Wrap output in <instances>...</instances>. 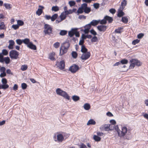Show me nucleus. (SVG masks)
<instances>
[{"label": "nucleus", "instance_id": "obj_1", "mask_svg": "<svg viewBox=\"0 0 148 148\" xmlns=\"http://www.w3.org/2000/svg\"><path fill=\"white\" fill-rule=\"evenodd\" d=\"M116 131L117 132L119 136L121 138H123L125 139L129 140L130 139V134H127L126 135L127 133V129L126 127H123L122 128V130H119L118 125L116 126H114V128Z\"/></svg>", "mask_w": 148, "mask_h": 148}, {"label": "nucleus", "instance_id": "obj_2", "mask_svg": "<svg viewBox=\"0 0 148 148\" xmlns=\"http://www.w3.org/2000/svg\"><path fill=\"white\" fill-rule=\"evenodd\" d=\"M70 45L68 42H65L62 44L60 49V55L62 56L66 53Z\"/></svg>", "mask_w": 148, "mask_h": 148}, {"label": "nucleus", "instance_id": "obj_3", "mask_svg": "<svg viewBox=\"0 0 148 148\" xmlns=\"http://www.w3.org/2000/svg\"><path fill=\"white\" fill-rule=\"evenodd\" d=\"M56 92L58 95L62 96L69 100L70 99L69 96L67 93L65 91L61 90L60 88H57L56 90Z\"/></svg>", "mask_w": 148, "mask_h": 148}, {"label": "nucleus", "instance_id": "obj_4", "mask_svg": "<svg viewBox=\"0 0 148 148\" xmlns=\"http://www.w3.org/2000/svg\"><path fill=\"white\" fill-rule=\"evenodd\" d=\"M44 30L43 31L45 34L50 35L52 34V28L50 26L47 24H45L44 26Z\"/></svg>", "mask_w": 148, "mask_h": 148}, {"label": "nucleus", "instance_id": "obj_5", "mask_svg": "<svg viewBox=\"0 0 148 148\" xmlns=\"http://www.w3.org/2000/svg\"><path fill=\"white\" fill-rule=\"evenodd\" d=\"M19 53L17 51L12 50L10 52L9 56L11 58L16 59L18 58Z\"/></svg>", "mask_w": 148, "mask_h": 148}, {"label": "nucleus", "instance_id": "obj_6", "mask_svg": "<svg viewBox=\"0 0 148 148\" xmlns=\"http://www.w3.org/2000/svg\"><path fill=\"white\" fill-rule=\"evenodd\" d=\"M79 69V66L75 64H74L71 66L69 68V71L72 73H75Z\"/></svg>", "mask_w": 148, "mask_h": 148}, {"label": "nucleus", "instance_id": "obj_7", "mask_svg": "<svg viewBox=\"0 0 148 148\" xmlns=\"http://www.w3.org/2000/svg\"><path fill=\"white\" fill-rule=\"evenodd\" d=\"M1 82L3 84V85H1L2 89L5 90L9 87V85L7 84V81L6 78H2L1 80Z\"/></svg>", "mask_w": 148, "mask_h": 148}, {"label": "nucleus", "instance_id": "obj_8", "mask_svg": "<svg viewBox=\"0 0 148 148\" xmlns=\"http://www.w3.org/2000/svg\"><path fill=\"white\" fill-rule=\"evenodd\" d=\"M130 63H133L135 65L137 66H140L142 64L140 61L137 59H132L130 61Z\"/></svg>", "mask_w": 148, "mask_h": 148}, {"label": "nucleus", "instance_id": "obj_9", "mask_svg": "<svg viewBox=\"0 0 148 148\" xmlns=\"http://www.w3.org/2000/svg\"><path fill=\"white\" fill-rule=\"evenodd\" d=\"M90 56V53L88 52L82 54L81 57V58L83 60H86L88 59Z\"/></svg>", "mask_w": 148, "mask_h": 148}, {"label": "nucleus", "instance_id": "obj_10", "mask_svg": "<svg viewBox=\"0 0 148 148\" xmlns=\"http://www.w3.org/2000/svg\"><path fill=\"white\" fill-rule=\"evenodd\" d=\"M107 28L106 26L102 25H99L97 27V29L100 32H105Z\"/></svg>", "mask_w": 148, "mask_h": 148}, {"label": "nucleus", "instance_id": "obj_11", "mask_svg": "<svg viewBox=\"0 0 148 148\" xmlns=\"http://www.w3.org/2000/svg\"><path fill=\"white\" fill-rule=\"evenodd\" d=\"M57 64L59 68L60 69H63L64 68V62L63 60L61 61L60 62H57Z\"/></svg>", "mask_w": 148, "mask_h": 148}, {"label": "nucleus", "instance_id": "obj_12", "mask_svg": "<svg viewBox=\"0 0 148 148\" xmlns=\"http://www.w3.org/2000/svg\"><path fill=\"white\" fill-rule=\"evenodd\" d=\"M39 7L40 8H38L36 12V14L38 16H40L43 12L42 10L44 9V7L42 6L39 5Z\"/></svg>", "mask_w": 148, "mask_h": 148}, {"label": "nucleus", "instance_id": "obj_13", "mask_svg": "<svg viewBox=\"0 0 148 148\" xmlns=\"http://www.w3.org/2000/svg\"><path fill=\"white\" fill-rule=\"evenodd\" d=\"M58 140L60 142H62L64 140V136L62 134H58L57 136Z\"/></svg>", "mask_w": 148, "mask_h": 148}, {"label": "nucleus", "instance_id": "obj_14", "mask_svg": "<svg viewBox=\"0 0 148 148\" xmlns=\"http://www.w3.org/2000/svg\"><path fill=\"white\" fill-rule=\"evenodd\" d=\"M27 47L32 49L35 50L36 49V47L35 45H34L32 42H29L27 45Z\"/></svg>", "mask_w": 148, "mask_h": 148}, {"label": "nucleus", "instance_id": "obj_15", "mask_svg": "<svg viewBox=\"0 0 148 148\" xmlns=\"http://www.w3.org/2000/svg\"><path fill=\"white\" fill-rule=\"evenodd\" d=\"M110 125L109 124L105 125H102L100 128L101 130H105L106 131H108L109 130V127Z\"/></svg>", "mask_w": 148, "mask_h": 148}, {"label": "nucleus", "instance_id": "obj_16", "mask_svg": "<svg viewBox=\"0 0 148 148\" xmlns=\"http://www.w3.org/2000/svg\"><path fill=\"white\" fill-rule=\"evenodd\" d=\"M9 45L8 46V48L9 49H12L13 48V46L14 45L15 42L12 40H9Z\"/></svg>", "mask_w": 148, "mask_h": 148}, {"label": "nucleus", "instance_id": "obj_17", "mask_svg": "<svg viewBox=\"0 0 148 148\" xmlns=\"http://www.w3.org/2000/svg\"><path fill=\"white\" fill-rule=\"evenodd\" d=\"M99 21L93 20L90 23L91 26H95L98 24L99 23Z\"/></svg>", "mask_w": 148, "mask_h": 148}, {"label": "nucleus", "instance_id": "obj_18", "mask_svg": "<svg viewBox=\"0 0 148 148\" xmlns=\"http://www.w3.org/2000/svg\"><path fill=\"white\" fill-rule=\"evenodd\" d=\"M2 61H3L2 62H1L3 63L4 62L7 64H8L10 62V58L8 57L4 58Z\"/></svg>", "mask_w": 148, "mask_h": 148}, {"label": "nucleus", "instance_id": "obj_19", "mask_svg": "<svg viewBox=\"0 0 148 148\" xmlns=\"http://www.w3.org/2000/svg\"><path fill=\"white\" fill-rule=\"evenodd\" d=\"M75 32V29H72L71 31L69 32L68 35L70 37H72L74 35V32Z\"/></svg>", "mask_w": 148, "mask_h": 148}, {"label": "nucleus", "instance_id": "obj_20", "mask_svg": "<svg viewBox=\"0 0 148 148\" xmlns=\"http://www.w3.org/2000/svg\"><path fill=\"white\" fill-rule=\"evenodd\" d=\"M96 122L92 119H90L88 122L87 125H95L96 124Z\"/></svg>", "mask_w": 148, "mask_h": 148}, {"label": "nucleus", "instance_id": "obj_21", "mask_svg": "<svg viewBox=\"0 0 148 148\" xmlns=\"http://www.w3.org/2000/svg\"><path fill=\"white\" fill-rule=\"evenodd\" d=\"M105 18L106 19V21H108L109 23H111L113 21L112 18L110 16H105Z\"/></svg>", "mask_w": 148, "mask_h": 148}, {"label": "nucleus", "instance_id": "obj_22", "mask_svg": "<svg viewBox=\"0 0 148 148\" xmlns=\"http://www.w3.org/2000/svg\"><path fill=\"white\" fill-rule=\"evenodd\" d=\"M83 107L85 110H88L90 108V106L89 103H86L84 105Z\"/></svg>", "mask_w": 148, "mask_h": 148}, {"label": "nucleus", "instance_id": "obj_23", "mask_svg": "<svg viewBox=\"0 0 148 148\" xmlns=\"http://www.w3.org/2000/svg\"><path fill=\"white\" fill-rule=\"evenodd\" d=\"M88 49L86 48L84 45H82L81 47V51L83 53H85L87 52Z\"/></svg>", "mask_w": 148, "mask_h": 148}, {"label": "nucleus", "instance_id": "obj_24", "mask_svg": "<svg viewBox=\"0 0 148 148\" xmlns=\"http://www.w3.org/2000/svg\"><path fill=\"white\" fill-rule=\"evenodd\" d=\"M55 55V53L54 52H52L49 55V58L51 60H54L55 59L54 57Z\"/></svg>", "mask_w": 148, "mask_h": 148}, {"label": "nucleus", "instance_id": "obj_25", "mask_svg": "<svg viewBox=\"0 0 148 148\" xmlns=\"http://www.w3.org/2000/svg\"><path fill=\"white\" fill-rule=\"evenodd\" d=\"M66 13H65V12H62L60 16V18L61 19L62 18L63 19V20H64L66 18Z\"/></svg>", "mask_w": 148, "mask_h": 148}, {"label": "nucleus", "instance_id": "obj_26", "mask_svg": "<svg viewBox=\"0 0 148 148\" xmlns=\"http://www.w3.org/2000/svg\"><path fill=\"white\" fill-rule=\"evenodd\" d=\"M67 31L66 30H61L60 31L59 34L61 36H63L66 35L67 34Z\"/></svg>", "mask_w": 148, "mask_h": 148}, {"label": "nucleus", "instance_id": "obj_27", "mask_svg": "<svg viewBox=\"0 0 148 148\" xmlns=\"http://www.w3.org/2000/svg\"><path fill=\"white\" fill-rule=\"evenodd\" d=\"M58 16V14H54L51 17V21H54L57 18Z\"/></svg>", "mask_w": 148, "mask_h": 148}, {"label": "nucleus", "instance_id": "obj_28", "mask_svg": "<svg viewBox=\"0 0 148 148\" xmlns=\"http://www.w3.org/2000/svg\"><path fill=\"white\" fill-rule=\"evenodd\" d=\"M72 98L74 101H76L80 99V98L78 96L75 95L73 96Z\"/></svg>", "mask_w": 148, "mask_h": 148}, {"label": "nucleus", "instance_id": "obj_29", "mask_svg": "<svg viewBox=\"0 0 148 148\" xmlns=\"http://www.w3.org/2000/svg\"><path fill=\"white\" fill-rule=\"evenodd\" d=\"M94 139L96 141L98 142L101 140V138L97 135H94L93 136Z\"/></svg>", "mask_w": 148, "mask_h": 148}, {"label": "nucleus", "instance_id": "obj_30", "mask_svg": "<svg viewBox=\"0 0 148 148\" xmlns=\"http://www.w3.org/2000/svg\"><path fill=\"white\" fill-rule=\"evenodd\" d=\"M98 21H99L100 23L101 24H106L107 23V21H106V19L105 18V16L104 17V18L101 20H98Z\"/></svg>", "mask_w": 148, "mask_h": 148}, {"label": "nucleus", "instance_id": "obj_31", "mask_svg": "<svg viewBox=\"0 0 148 148\" xmlns=\"http://www.w3.org/2000/svg\"><path fill=\"white\" fill-rule=\"evenodd\" d=\"M23 40V42L26 45H27L30 42V40L29 39L26 38Z\"/></svg>", "mask_w": 148, "mask_h": 148}, {"label": "nucleus", "instance_id": "obj_32", "mask_svg": "<svg viewBox=\"0 0 148 148\" xmlns=\"http://www.w3.org/2000/svg\"><path fill=\"white\" fill-rule=\"evenodd\" d=\"M59 9V7L56 6H53L51 8L52 10L55 12L58 11Z\"/></svg>", "mask_w": 148, "mask_h": 148}, {"label": "nucleus", "instance_id": "obj_33", "mask_svg": "<svg viewBox=\"0 0 148 148\" xmlns=\"http://www.w3.org/2000/svg\"><path fill=\"white\" fill-rule=\"evenodd\" d=\"M84 10V12L87 14H88L91 11V8H90L87 7Z\"/></svg>", "mask_w": 148, "mask_h": 148}, {"label": "nucleus", "instance_id": "obj_34", "mask_svg": "<svg viewBox=\"0 0 148 148\" xmlns=\"http://www.w3.org/2000/svg\"><path fill=\"white\" fill-rule=\"evenodd\" d=\"M121 21L124 23H126L128 21V18L126 17H123Z\"/></svg>", "mask_w": 148, "mask_h": 148}, {"label": "nucleus", "instance_id": "obj_35", "mask_svg": "<svg viewBox=\"0 0 148 148\" xmlns=\"http://www.w3.org/2000/svg\"><path fill=\"white\" fill-rule=\"evenodd\" d=\"M5 26L4 23L1 22L0 24V29H5Z\"/></svg>", "mask_w": 148, "mask_h": 148}, {"label": "nucleus", "instance_id": "obj_36", "mask_svg": "<svg viewBox=\"0 0 148 148\" xmlns=\"http://www.w3.org/2000/svg\"><path fill=\"white\" fill-rule=\"evenodd\" d=\"M84 12V10L82 8H81V7H80L79 8L77 11V12L78 13V15L79 14L82 13Z\"/></svg>", "mask_w": 148, "mask_h": 148}, {"label": "nucleus", "instance_id": "obj_37", "mask_svg": "<svg viewBox=\"0 0 148 148\" xmlns=\"http://www.w3.org/2000/svg\"><path fill=\"white\" fill-rule=\"evenodd\" d=\"M72 57L74 59H75L77 58V54L75 51H73L71 53Z\"/></svg>", "mask_w": 148, "mask_h": 148}, {"label": "nucleus", "instance_id": "obj_38", "mask_svg": "<svg viewBox=\"0 0 148 148\" xmlns=\"http://www.w3.org/2000/svg\"><path fill=\"white\" fill-rule=\"evenodd\" d=\"M17 25L19 27V26H21L23 25L24 24V23L23 21L20 20H18L17 21Z\"/></svg>", "mask_w": 148, "mask_h": 148}, {"label": "nucleus", "instance_id": "obj_39", "mask_svg": "<svg viewBox=\"0 0 148 148\" xmlns=\"http://www.w3.org/2000/svg\"><path fill=\"white\" fill-rule=\"evenodd\" d=\"M125 14V13L123 11H118L117 16L119 17H121Z\"/></svg>", "mask_w": 148, "mask_h": 148}, {"label": "nucleus", "instance_id": "obj_40", "mask_svg": "<svg viewBox=\"0 0 148 148\" xmlns=\"http://www.w3.org/2000/svg\"><path fill=\"white\" fill-rule=\"evenodd\" d=\"M120 62H121V64H126L128 63V61L127 60L125 59H123L121 60Z\"/></svg>", "mask_w": 148, "mask_h": 148}, {"label": "nucleus", "instance_id": "obj_41", "mask_svg": "<svg viewBox=\"0 0 148 148\" xmlns=\"http://www.w3.org/2000/svg\"><path fill=\"white\" fill-rule=\"evenodd\" d=\"M69 3L71 7L74 6L75 4V2L74 1H71L69 2Z\"/></svg>", "mask_w": 148, "mask_h": 148}, {"label": "nucleus", "instance_id": "obj_42", "mask_svg": "<svg viewBox=\"0 0 148 148\" xmlns=\"http://www.w3.org/2000/svg\"><path fill=\"white\" fill-rule=\"evenodd\" d=\"M127 4V1L125 0H123L121 3V5L124 7Z\"/></svg>", "mask_w": 148, "mask_h": 148}, {"label": "nucleus", "instance_id": "obj_43", "mask_svg": "<svg viewBox=\"0 0 148 148\" xmlns=\"http://www.w3.org/2000/svg\"><path fill=\"white\" fill-rule=\"evenodd\" d=\"M3 5L7 9H10L11 8L10 4L5 3Z\"/></svg>", "mask_w": 148, "mask_h": 148}, {"label": "nucleus", "instance_id": "obj_44", "mask_svg": "<svg viewBox=\"0 0 148 148\" xmlns=\"http://www.w3.org/2000/svg\"><path fill=\"white\" fill-rule=\"evenodd\" d=\"M123 29L122 28L119 27L116 29L115 32L117 33H121V30Z\"/></svg>", "mask_w": 148, "mask_h": 148}, {"label": "nucleus", "instance_id": "obj_45", "mask_svg": "<svg viewBox=\"0 0 148 148\" xmlns=\"http://www.w3.org/2000/svg\"><path fill=\"white\" fill-rule=\"evenodd\" d=\"M3 55L6 56L8 54V52L7 50L5 49H4L2 51V53Z\"/></svg>", "mask_w": 148, "mask_h": 148}, {"label": "nucleus", "instance_id": "obj_46", "mask_svg": "<svg viewBox=\"0 0 148 148\" xmlns=\"http://www.w3.org/2000/svg\"><path fill=\"white\" fill-rule=\"evenodd\" d=\"M16 42L18 44L20 45L23 43V40L20 39H18L16 40Z\"/></svg>", "mask_w": 148, "mask_h": 148}, {"label": "nucleus", "instance_id": "obj_47", "mask_svg": "<svg viewBox=\"0 0 148 148\" xmlns=\"http://www.w3.org/2000/svg\"><path fill=\"white\" fill-rule=\"evenodd\" d=\"M98 40L97 37L96 36H94L92 38L91 40V41L92 42H97Z\"/></svg>", "mask_w": 148, "mask_h": 148}, {"label": "nucleus", "instance_id": "obj_48", "mask_svg": "<svg viewBox=\"0 0 148 148\" xmlns=\"http://www.w3.org/2000/svg\"><path fill=\"white\" fill-rule=\"evenodd\" d=\"M27 68V65H22L21 68V69L23 71L26 70Z\"/></svg>", "mask_w": 148, "mask_h": 148}, {"label": "nucleus", "instance_id": "obj_49", "mask_svg": "<svg viewBox=\"0 0 148 148\" xmlns=\"http://www.w3.org/2000/svg\"><path fill=\"white\" fill-rule=\"evenodd\" d=\"M140 40L137 39L133 41L132 42V44L134 45H135L136 44L140 42Z\"/></svg>", "mask_w": 148, "mask_h": 148}, {"label": "nucleus", "instance_id": "obj_50", "mask_svg": "<svg viewBox=\"0 0 148 148\" xmlns=\"http://www.w3.org/2000/svg\"><path fill=\"white\" fill-rule=\"evenodd\" d=\"M21 87L22 89H25L27 87V85L25 83H23L21 84Z\"/></svg>", "mask_w": 148, "mask_h": 148}, {"label": "nucleus", "instance_id": "obj_51", "mask_svg": "<svg viewBox=\"0 0 148 148\" xmlns=\"http://www.w3.org/2000/svg\"><path fill=\"white\" fill-rule=\"evenodd\" d=\"M91 27V25L90 23L87 24L84 26L85 29H86L88 30Z\"/></svg>", "mask_w": 148, "mask_h": 148}, {"label": "nucleus", "instance_id": "obj_52", "mask_svg": "<svg viewBox=\"0 0 148 148\" xmlns=\"http://www.w3.org/2000/svg\"><path fill=\"white\" fill-rule=\"evenodd\" d=\"M12 28H13L14 29L16 30L19 28V26L17 24V25H12Z\"/></svg>", "mask_w": 148, "mask_h": 148}, {"label": "nucleus", "instance_id": "obj_53", "mask_svg": "<svg viewBox=\"0 0 148 148\" xmlns=\"http://www.w3.org/2000/svg\"><path fill=\"white\" fill-rule=\"evenodd\" d=\"M83 10L87 7V4L86 3H84L81 5V7Z\"/></svg>", "mask_w": 148, "mask_h": 148}, {"label": "nucleus", "instance_id": "obj_54", "mask_svg": "<svg viewBox=\"0 0 148 148\" xmlns=\"http://www.w3.org/2000/svg\"><path fill=\"white\" fill-rule=\"evenodd\" d=\"M60 45V44L58 42H56L53 45L54 47L56 48H58Z\"/></svg>", "mask_w": 148, "mask_h": 148}, {"label": "nucleus", "instance_id": "obj_55", "mask_svg": "<svg viewBox=\"0 0 148 148\" xmlns=\"http://www.w3.org/2000/svg\"><path fill=\"white\" fill-rule=\"evenodd\" d=\"M94 8L96 9H97L99 7V4L98 3H95L93 5Z\"/></svg>", "mask_w": 148, "mask_h": 148}, {"label": "nucleus", "instance_id": "obj_56", "mask_svg": "<svg viewBox=\"0 0 148 148\" xmlns=\"http://www.w3.org/2000/svg\"><path fill=\"white\" fill-rule=\"evenodd\" d=\"M90 33L93 35L95 36L97 35V32L93 29H91L90 31Z\"/></svg>", "mask_w": 148, "mask_h": 148}, {"label": "nucleus", "instance_id": "obj_57", "mask_svg": "<svg viewBox=\"0 0 148 148\" xmlns=\"http://www.w3.org/2000/svg\"><path fill=\"white\" fill-rule=\"evenodd\" d=\"M144 36V34L143 33H141L137 35V38L138 39L141 38Z\"/></svg>", "mask_w": 148, "mask_h": 148}, {"label": "nucleus", "instance_id": "obj_58", "mask_svg": "<svg viewBox=\"0 0 148 148\" xmlns=\"http://www.w3.org/2000/svg\"><path fill=\"white\" fill-rule=\"evenodd\" d=\"M4 58L3 57V55L1 53H0V62H2L3 61V59Z\"/></svg>", "mask_w": 148, "mask_h": 148}, {"label": "nucleus", "instance_id": "obj_59", "mask_svg": "<svg viewBox=\"0 0 148 148\" xmlns=\"http://www.w3.org/2000/svg\"><path fill=\"white\" fill-rule=\"evenodd\" d=\"M109 12L112 14H114L115 13L116 10L113 8H111L109 10Z\"/></svg>", "mask_w": 148, "mask_h": 148}, {"label": "nucleus", "instance_id": "obj_60", "mask_svg": "<svg viewBox=\"0 0 148 148\" xmlns=\"http://www.w3.org/2000/svg\"><path fill=\"white\" fill-rule=\"evenodd\" d=\"M110 126L109 127V130H113L114 128V125H109Z\"/></svg>", "mask_w": 148, "mask_h": 148}, {"label": "nucleus", "instance_id": "obj_61", "mask_svg": "<svg viewBox=\"0 0 148 148\" xmlns=\"http://www.w3.org/2000/svg\"><path fill=\"white\" fill-rule=\"evenodd\" d=\"M6 69L4 67H2L0 69V71L1 72H5Z\"/></svg>", "mask_w": 148, "mask_h": 148}, {"label": "nucleus", "instance_id": "obj_62", "mask_svg": "<svg viewBox=\"0 0 148 148\" xmlns=\"http://www.w3.org/2000/svg\"><path fill=\"white\" fill-rule=\"evenodd\" d=\"M18 88V86L16 84H15L13 87V90L14 91L17 90Z\"/></svg>", "mask_w": 148, "mask_h": 148}, {"label": "nucleus", "instance_id": "obj_63", "mask_svg": "<svg viewBox=\"0 0 148 148\" xmlns=\"http://www.w3.org/2000/svg\"><path fill=\"white\" fill-rule=\"evenodd\" d=\"M78 18L79 19H81L82 18H83L84 19H86V16L84 15H80L79 16Z\"/></svg>", "mask_w": 148, "mask_h": 148}, {"label": "nucleus", "instance_id": "obj_64", "mask_svg": "<svg viewBox=\"0 0 148 148\" xmlns=\"http://www.w3.org/2000/svg\"><path fill=\"white\" fill-rule=\"evenodd\" d=\"M110 123L112 124V125H114L116 123V122L114 120H111L110 121Z\"/></svg>", "mask_w": 148, "mask_h": 148}]
</instances>
